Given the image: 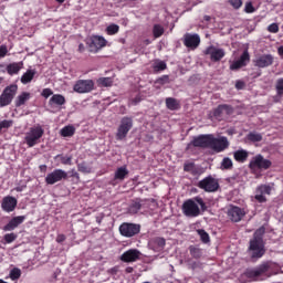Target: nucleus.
<instances>
[{"label":"nucleus","mask_w":283,"mask_h":283,"mask_svg":"<svg viewBox=\"0 0 283 283\" xmlns=\"http://www.w3.org/2000/svg\"><path fill=\"white\" fill-rule=\"evenodd\" d=\"M70 174V178H76L77 180L78 178H81L80 175L76 172V169H72Z\"/></svg>","instance_id":"58"},{"label":"nucleus","mask_w":283,"mask_h":283,"mask_svg":"<svg viewBox=\"0 0 283 283\" xmlns=\"http://www.w3.org/2000/svg\"><path fill=\"white\" fill-rule=\"evenodd\" d=\"M125 273H134V268L127 266V268L125 269Z\"/></svg>","instance_id":"62"},{"label":"nucleus","mask_w":283,"mask_h":283,"mask_svg":"<svg viewBox=\"0 0 283 283\" xmlns=\"http://www.w3.org/2000/svg\"><path fill=\"white\" fill-rule=\"evenodd\" d=\"M268 32H271L272 34H277L280 32V25L277 23H272L268 27Z\"/></svg>","instance_id":"49"},{"label":"nucleus","mask_w":283,"mask_h":283,"mask_svg":"<svg viewBox=\"0 0 283 283\" xmlns=\"http://www.w3.org/2000/svg\"><path fill=\"white\" fill-rule=\"evenodd\" d=\"M154 242L159 249H165V244H167V241H165V238L157 237L154 239Z\"/></svg>","instance_id":"48"},{"label":"nucleus","mask_w":283,"mask_h":283,"mask_svg":"<svg viewBox=\"0 0 283 283\" xmlns=\"http://www.w3.org/2000/svg\"><path fill=\"white\" fill-rule=\"evenodd\" d=\"M132 127H134V119L127 116L123 117L117 128L116 140H125L132 130Z\"/></svg>","instance_id":"7"},{"label":"nucleus","mask_w":283,"mask_h":283,"mask_svg":"<svg viewBox=\"0 0 283 283\" xmlns=\"http://www.w3.org/2000/svg\"><path fill=\"white\" fill-rule=\"evenodd\" d=\"M120 27L118 24H111L106 28V32L109 36H114V34H118Z\"/></svg>","instance_id":"43"},{"label":"nucleus","mask_w":283,"mask_h":283,"mask_svg":"<svg viewBox=\"0 0 283 283\" xmlns=\"http://www.w3.org/2000/svg\"><path fill=\"white\" fill-rule=\"evenodd\" d=\"M244 216H247V211L238 206H231L228 210V218L232 222H240Z\"/></svg>","instance_id":"18"},{"label":"nucleus","mask_w":283,"mask_h":283,"mask_svg":"<svg viewBox=\"0 0 283 283\" xmlns=\"http://www.w3.org/2000/svg\"><path fill=\"white\" fill-rule=\"evenodd\" d=\"M248 140H250V143H261L262 140V134L259 133H250L248 135Z\"/></svg>","instance_id":"44"},{"label":"nucleus","mask_w":283,"mask_h":283,"mask_svg":"<svg viewBox=\"0 0 283 283\" xmlns=\"http://www.w3.org/2000/svg\"><path fill=\"white\" fill-rule=\"evenodd\" d=\"M235 88H237V90H243V88H244V82H242V81H237V83H235Z\"/></svg>","instance_id":"59"},{"label":"nucleus","mask_w":283,"mask_h":283,"mask_svg":"<svg viewBox=\"0 0 283 283\" xmlns=\"http://www.w3.org/2000/svg\"><path fill=\"white\" fill-rule=\"evenodd\" d=\"M143 101V97L140 95H136L134 98L129 101V105H138Z\"/></svg>","instance_id":"55"},{"label":"nucleus","mask_w":283,"mask_h":283,"mask_svg":"<svg viewBox=\"0 0 283 283\" xmlns=\"http://www.w3.org/2000/svg\"><path fill=\"white\" fill-rule=\"evenodd\" d=\"M229 116L231 114H233V107L227 105V104H222V105H219L214 111H213V116L214 118H222V116Z\"/></svg>","instance_id":"24"},{"label":"nucleus","mask_w":283,"mask_h":283,"mask_svg":"<svg viewBox=\"0 0 283 283\" xmlns=\"http://www.w3.org/2000/svg\"><path fill=\"white\" fill-rule=\"evenodd\" d=\"M18 91L19 86L17 84L7 86L0 95V107H8L14 101Z\"/></svg>","instance_id":"6"},{"label":"nucleus","mask_w":283,"mask_h":283,"mask_svg":"<svg viewBox=\"0 0 283 283\" xmlns=\"http://www.w3.org/2000/svg\"><path fill=\"white\" fill-rule=\"evenodd\" d=\"M276 92L279 96H283V78L276 81Z\"/></svg>","instance_id":"50"},{"label":"nucleus","mask_w":283,"mask_h":283,"mask_svg":"<svg viewBox=\"0 0 283 283\" xmlns=\"http://www.w3.org/2000/svg\"><path fill=\"white\" fill-rule=\"evenodd\" d=\"M21 70H23V62H13L7 66V72L10 76H14V74H18Z\"/></svg>","instance_id":"27"},{"label":"nucleus","mask_w":283,"mask_h":283,"mask_svg":"<svg viewBox=\"0 0 283 283\" xmlns=\"http://www.w3.org/2000/svg\"><path fill=\"white\" fill-rule=\"evenodd\" d=\"M262 233H264V228L256 230L253 238L250 240L248 251L251 260H260L266 254V248Z\"/></svg>","instance_id":"1"},{"label":"nucleus","mask_w":283,"mask_h":283,"mask_svg":"<svg viewBox=\"0 0 283 283\" xmlns=\"http://www.w3.org/2000/svg\"><path fill=\"white\" fill-rule=\"evenodd\" d=\"M140 229L142 227L139 223L123 222L119 226V233L123 238H135V235L140 233Z\"/></svg>","instance_id":"8"},{"label":"nucleus","mask_w":283,"mask_h":283,"mask_svg":"<svg viewBox=\"0 0 283 283\" xmlns=\"http://www.w3.org/2000/svg\"><path fill=\"white\" fill-rule=\"evenodd\" d=\"M271 191H273V188L270 185L258 186L255 189L254 200L260 205H263V202H266V196H271Z\"/></svg>","instance_id":"15"},{"label":"nucleus","mask_w":283,"mask_h":283,"mask_svg":"<svg viewBox=\"0 0 283 283\" xmlns=\"http://www.w3.org/2000/svg\"><path fill=\"white\" fill-rule=\"evenodd\" d=\"M77 170L81 171V174H92V167L85 161L77 165Z\"/></svg>","instance_id":"42"},{"label":"nucleus","mask_w":283,"mask_h":283,"mask_svg":"<svg viewBox=\"0 0 283 283\" xmlns=\"http://www.w3.org/2000/svg\"><path fill=\"white\" fill-rule=\"evenodd\" d=\"M129 176V170L127 169V166H122L116 169L114 175V180H119L123 182L127 177Z\"/></svg>","instance_id":"26"},{"label":"nucleus","mask_w":283,"mask_h":283,"mask_svg":"<svg viewBox=\"0 0 283 283\" xmlns=\"http://www.w3.org/2000/svg\"><path fill=\"white\" fill-rule=\"evenodd\" d=\"M77 52H80L81 54H83V52H85V44L80 43V44H78Z\"/></svg>","instance_id":"60"},{"label":"nucleus","mask_w":283,"mask_h":283,"mask_svg":"<svg viewBox=\"0 0 283 283\" xmlns=\"http://www.w3.org/2000/svg\"><path fill=\"white\" fill-rule=\"evenodd\" d=\"M17 238H19V237L14 232L7 233L3 235V240H4L6 244H12V242H14L17 240Z\"/></svg>","instance_id":"45"},{"label":"nucleus","mask_w":283,"mask_h":283,"mask_svg":"<svg viewBox=\"0 0 283 283\" xmlns=\"http://www.w3.org/2000/svg\"><path fill=\"white\" fill-rule=\"evenodd\" d=\"M221 169H233V160H231L229 157L223 158Z\"/></svg>","instance_id":"46"},{"label":"nucleus","mask_w":283,"mask_h":283,"mask_svg":"<svg viewBox=\"0 0 283 283\" xmlns=\"http://www.w3.org/2000/svg\"><path fill=\"white\" fill-rule=\"evenodd\" d=\"M249 61H251V55L249 54V51L245 50L243 51L239 60L232 62V64L230 65V70L235 71L240 70L241 67H247Z\"/></svg>","instance_id":"20"},{"label":"nucleus","mask_w":283,"mask_h":283,"mask_svg":"<svg viewBox=\"0 0 283 283\" xmlns=\"http://www.w3.org/2000/svg\"><path fill=\"white\" fill-rule=\"evenodd\" d=\"M244 12H247V14H253V12H255V7H253V2L245 3Z\"/></svg>","instance_id":"51"},{"label":"nucleus","mask_w":283,"mask_h":283,"mask_svg":"<svg viewBox=\"0 0 283 283\" xmlns=\"http://www.w3.org/2000/svg\"><path fill=\"white\" fill-rule=\"evenodd\" d=\"M275 59L271 54H263L254 61L255 67H271Z\"/></svg>","instance_id":"21"},{"label":"nucleus","mask_w":283,"mask_h":283,"mask_svg":"<svg viewBox=\"0 0 283 283\" xmlns=\"http://www.w3.org/2000/svg\"><path fill=\"white\" fill-rule=\"evenodd\" d=\"M9 277L12 280V282H17V280L21 277V269L13 268L9 273Z\"/></svg>","instance_id":"40"},{"label":"nucleus","mask_w":283,"mask_h":283,"mask_svg":"<svg viewBox=\"0 0 283 283\" xmlns=\"http://www.w3.org/2000/svg\"><path fill=\"white\" fill-rule=\"evenodd\" d=\"M57 242H65V234H60L57 237Z\"/></svg>","instance_id":"61"},{"label":"nucleus","mask_w":283,"mask_h":283,"mask_svg":"<svg viewBox=\"0 0 283 283\" xmlns=\"http://www.w3.org/2000/svg\"><path fill=\"white\" fill-rule=\"evenodd\" d=\"M270 269H271V264H269V262H265V263L258 265L254 269L245 270L244 275L249 280H253V282H262V280H264V277H262V276L266 275V273H269Z\"/></svg>","instance_id":"3"},{"label":"nucleus","mask_w":283,"mask_h":283,"mask_svg":"<svg viewBox=\"0 0 283 283\" xmlns=\"http://www.w3.org/2000/svg\"><path fill=\"white\" fill-rule=\"evenodd\" d=\"M139 202H140V205H144L142 207L143 211H147V209H149V201L148 200L139 199Z\"/></svg>","instance_id":"56"},{"label":"nucleus","mask_w":283,"mask_h":283,"mask_svg":"<svg viewBox=\"0 0 283 283\" xmlns=\"http://www.w3.org/2000/svg\"><path fill=\"white\" fill-rule=\"evenodd\" d=\"M55 160H59L60 159V163L62 165H72V156H65V155H56L55 157Z\"/></svg>","instance_id":"41"},{"label":"nucleus","mask_w":283,"mask_h":283,"mask_svg":"<svg viewBox=\"0 0 283 283\" xmlns=\"http://www.w3.org/2000/svg\"><path fill=\"white\" fill-rule=\"evenodd\" d=\"M31 98V95L29 92H22L18 97L15 98V107H22L24 103H28V99Z\"/></svg>","instance_id":"32"},{"label":"nucleus","mask_w":283,"mask_h":283,"mask_svg":"<svg viewBox=\"0 0 283 283\" xmlns=\"http://www.w3.org/2000/svg\"><path fill=\"white\" fill-rule=\"evenodd\" d=\"M271 165H273L271 160L265 159L262 155H256L251 159L249 167L252 170L263 169L264 171H266V169H271Z\"/></svg>","instance_id":"11"},{"label":"nucleus","mask_w":283,"mask_h":283,"mask_svg":"<svg viewBox=\"0 0 283 283\" xmlns=\"http://www.w3.org/2000/svg\"><path fill=\"white\" fill-rule=\"evenodd\" d=\"M34 76H36V70L29 69L25 73H23L20 81L23 85H28V83H32Z\"/></svg>","instance_id":"28"},{"label":"nucleus","mask_w":283,"mask_h":283,"mask_svg":"<svg viewBox=\"0 0 283 283\" xmlns=\"http://www.w3.org/2000/svg\"><path fill=\"white\" fill-rule=\"evenodd\" d=\"M120 260L122 262H126V263L136 262L140 260V251L136 249H130L120 255Z\"/></svg>","instance_id":"22"},{"label":"nucleus","mask_w":283,"mask_h":283,"mask_svg":"<svg viewBox=\"0 0 283 283\" xmlns=\"http://www.w3.org/2000/svg\"><path fill=\"white\" fill-rule=\"evenodd\" d=\"M280 56H283V45L277 49Z\"/></svg>","instance_id":"63"},{"label":"nucleus","mask_w":283,"mask_h":283,"mask_svg":"<svg viewBox=\"0 0 283 283\" xmlns=\"http://www.w3.org/2000/svg\"><path fill=\"white\" fill-rule=\"evenodd\" d=\"M43 134H45V130L41 125L31 127L24 137L28 147H34L35 145H39L41 138H43Z\"/></svg>","instance_id":"4"},{"label":"nucleus","mask_w":283,"mask_h":283,"mask_svg":"<svg viewBox=\"0 0 283 283\" xmlns=\"http://www.w3.org/2000/svg\"><path fill=\"white\" fill-rule=\"evenodd\" d=\"M193 163L185 164L184 165V171H193Z\"/></svg>","instance_id":"57"},{"label":"nucleus","mask_w":283,"mask_h":283,"mask_svg":"<svg viewBox=\"0 0 283 283\" xmlns=\"http://www.w3.org/2000/svg\"><path fill=\"white\" fill-rule=\"evenodd\" d=\"M197 233L203 244H209V242H211V238L209 237V233L205 231V229L197 230Z\"/></svg>","instance_id":"37"},{"label":"nucleus","mask_w":283,"mask_h":283,"mask_svg":"<svg viewBox=\"0 0 283 283\" xmlns=\"http://www.w3.org/2000/svg\"><path fill=\"white\" fill-rule=\"evenodd\" d=\"M229 139L224 136L216 138L213 134L210 135V149L216 151V154H220L226 149H229Z\"/></svg>","instance_id":"9"},{"label":"nucleus","mask_w":283,"mask_h":283,"mask_svg":"<svg viewBox=\"0 0 283 283\" xmlns=\"http://www.w3.org/2000/svg\"><path fill=\"white\" fill-rule=\"evenodd\" d=\"M75 133L76 128H74V126H65L60 130V134L63 136V138H70L74 136Z\"/></svg>","instance_id":"35"},{"label":"nucleus","mask_w":283,"mask_h":283,"mask_svg":"<svg viewBox=\"0 0 283 283\" xmlns=\"http://www.w3.org/2000/svg\"><path fill=\"white\" fill-rule=\"evenodd\" d=\"M155 83L157 85H167V84L171 83V81L169 80V75H163V76L158 77Z\"/></svg>","instance_id":"47"},{"label":"nucleus","mask_w":283,"mask_h":283,"mask_svg":"<svg viewBox=\"0 0 283 283\" xmlns=\"http://www.w3.org/2000/svg\"><path fill=\"white\" fill-rule=\"evenodd\" d=\"M143 207H145V203H140V199L133 200L128 207V213L136 216V213L143 211Z\"/></svg>","instance_id":"25"},{"label":"nucleus","mask_w":283,"mask_h":283,"mask_svg":"<svg viewBox=\"0 0 283 283\" xmlns=\"http://www.w3.org/2000/svg\"><path fill=\"white\" fill-rule=\"evenodd\" d=\"M211 134L193 137L188 147H199L200 149H210Z\"/></svg>","instance_id":"14"},{"label":"nucleus","mask_w":283,"mask_h":283,"mask_svg":"<svg viewBox=\"0 0 283 283\" xmlns=\"http://www.w3.org/2000/svg\"><path fill=\"white\" fill-rule=\"evenodd\" d=\"M165 34V28L160 24H155L153 27V35L155 39H160Z\"/></svg>","instance_id":"38"},{"label":"nucleus","mask_w":283,"mask_h":283,"mask_svg":"<svg viewBox=\"0 0 283 283\" xmlns=\"http://www.w3.org/2000/svg\"><path fill=\"white\" fill-rule=\"evenodd\" d=\"M233 158L237 163H247V160H249V151L239 149L233 153Z\"/></svg>","instance_id":"29"},{"label":"nucleus","mask_w":283,"mask_h":283,"mask_svg":"<svg viewBox=\"0 0 283 283\" xmlns=\"http://www.w3.org/2000/svg\"><path fill=\"white\" fill-rule=\"evenodd\" d=\"M203 53L210 56V60L213 63H218L219 61H222V59H224L226 56L224 49H218L213 45L208 46Z\"/></svg>","instance_id":"16"},{"label":"nucleus","mask_w":283,"mask_h":283,"mask_svg":"<svg viewBox=\"0 0 283 283\" xmlns=\"http://www.w3.org/2000/svg\"><path fill=\"white\" fill-rule=\"evenodd\" d=\"M17 205H19V201L17 200V198L12 196H7L2 199L1 209L7 213H12V211L17 209Z\"/></svg>","instance_id":"19"},{"label":"nucleus","mask_w":283,"mask_h":283,"mask_svg":"<svg viewBox=\"0 0 283 283\" xmlns=\"http://www.w3.org/2000/svg\"><path fill=\"white\" fill-rule=\"evenodd\" d=\"M188 250L191 258L195 260H200V258H202V249H200L198 245H190Z\"/></svg>","instance_id":"34"},{"label":"nucleus","mask_w":283,"mask_h":283,"mask_svg":"<svg viewBox=\"0 0 283 283\" xmlns=\"http://www.w3.org/2000/svg\"><path fill=\"white\" fill-rule=\"evenodd\" d=\"M197 187L199 189H202L207 193H216V191L220 189V181L213 178V176H208V177H205L202 180H200L197 184Z\"/></svg>","instance_id":"5"},{"label":"nucleus","mask_w":283,"mask_h":283,"mask_svg":"<svg viewBox=\"0 0 283 283\" xmlns=\"http://www.w3.org/2000/svg\"><path fill=\"white\" fill-rule=\"evenodd\" d=\"M166 107L170 109V112H176L180 107V102L174 97H167Z\"/></svg>","instance_id":"31"},{"label":"nucleus","mask_w":283,"mask_h":283,"mask_svg":"<svg viewBox=\"0 0 283 283\" xmlns=\"http://www.w3.org/2000/svg\"><path fill=\"white\" fill-rule=\"evenodd\" d=\"M25 222V216L13 217L3 228V231H14L18 229L20 224Z\"/></svg>","instance_id":"23"},{"label":"nucleus","mask_w":283,"mask_h":283,"mask_svg":"<svg viewBox=\"0 0 283 283\" xmlns=\"http://www.w3.org/2000/svg\"><path fill=\"white\" fill-rule=\"evenodd\" d=\"M153 70L155 74H158L160 72H165V70H167V63L165 61L161 60H156L153 63Z\"/></svg>","instance_id":"33"},{"label":"nucleus","mask_w":283,"mask_h":283,"mask_svg":"<svg viewBox=\"0 0 283 283\" xmlns=\"http://www.w3.org/2000/svg\"><path fill=\"white\" fill-rule=\"evenodd\" d=\"M52 94H54L52 88H44L41 93V96H43V98H50V96H52Z\"/></svg>","instance_id":"54"},{"label":"nucleus","mask_w":283,"mask_h":283,"mask_svg":"<svg viewBox=\"0 0 283 283\" xmlns=\"http://www.w3.org/2000/svg\"><path fill=\"white\" fill-rule=\"evenodd\" d=\"M67 178H70L67 176V171L63 169H54L52 172L46 175L45 182L48 185H56V182L67 180Z\"/></svg>","instance_id":"12"},{"label":"nucleus","mask_w":283,"mask_h":283,"mask_svg":"<svg viewBox=\"0 0 283 283\" xmlns=\"http://www.w3.org/2000/svg\"><path fill=\"white\" fill-rule=\"evenodd\" d=\"M230 6L234 8V10H240L242 8V0H228Z\"/></svg>","instance_id":"52"},{"label":"nucleus","mask_w":283,"mask_h":283,"mask_svg":"<svg viewBox=\"0 0 283 283\" xmlns=\"http://www.w3.org/2000/svg\"><path fill=\"white\" fill-rule=\"evenodd\" d=\"M97 85L99 87H112L114 85V80H112V77H99L97 80Z\"/></svg>","instance_id":"36"},{"label":"nucleus","mask_w":283,"mask_h":283,"mask_svg":"<svg viewBox=\"0 0 283 283\" xmlns=\"http://www.w3.org/2000/svg\"><path fill=\"white\" fill-rule=\"evenodd\" d=\"M45 169H48V166H46V165H41V166H40V171H45Z\"/></svg>","instance_id":"64"},{"label":"nucleus","mask_w":283,"mask_h":283,"mask_svg":"<svg viewBox=\"0 0 283 283\" xmlns=\"http://www.w3.org/2000/svg\"><path fill=\"white\" fill-rule=\"evenodd\" d=\"M86 45H88V52L96 54L98 50H103L105 45H107V40L101 35H92L87 41Z\"/></svg>","instance_id":"10"},{"label":"nucleus","mask_w":283,"mask_h":283,"mask_svg":"<svg viewBox=\"0 0 283 283\" xmlns=\"http://www.w3.org/2000/svg\"><path fill=\"white\" fill-rule=\"evenodd\" d=\"M198 205L201 207V209L207 207L205 200L201 197H195L193 199L186 200L182 205V211L185 216L188 218H198V216H200V207H198Z\"/></svg>","instance_id":"2"},{"label":"nucleus","mask_w":283,"mask_h":283,"mask_svg":"<svg viewBox=\"0 0 283 283\" xmlns=\"http://www.w3.org/2000/svg\"><path fill=\"white\" fill-rule=\"evenodd\" d=\"M94 90L93 80H77L73 86V91L77 94H90Z\"/></svg>","instance_id":"13"},{"label":"nucleus","mask_w":283,"mask_h":283,"mask_svg":"<svg viewBox=\"0 0 283 283\" xmlns=\"http://www.w3.org/2000/svg\"><path fill=\"white\" fill-rule=\"evenodd\" d=\"M12 125H14V120L12 119H4L0 122V134L2 132H6L8 129H10V127H12Z\"/></svg>","instance_id":"39"},{"label":"nucleus","mask_w":283,"mask_h":283,"mask_svg":"<svg viewBox=\"0 0 283 283\" xmlns=\"http://www.w3.org/2000/svg\"><path fill=\"white\" fill-rule=\"evenodd\" d=\"M49 105L52 107L53 105H56L57 107H61V105H65V96L61 94H54L50 101Z\"/></svg>","instance_id":"30"},{"label":"nucleus","mask_w":283,"mask_h":283,"mask_svg":"<svg viewBox=\"0 0 283 283\" xmlns=\"http://www.w3.org/2000/svg\"><path fill=\"white\" fill-rule=\"evenodd\" d=\"M8 56V46L6 44L0 45V59Z\"/></svg>","instance_id":"53"},{"label":"nucleus","mask_w":283,"mask_h":283,"mask_svg":"<svg viewBox=\"0 0 283 283\" xmlns=\"http://www.w3.org/2000/svg\"><path fill=\"white\" fill-rule=\"evenodd\" d=\"M184 45L190 50H196L200 45V35L198 33H186L184 35Z\"/></svg>","instance_id":"17"}]
</instances>
